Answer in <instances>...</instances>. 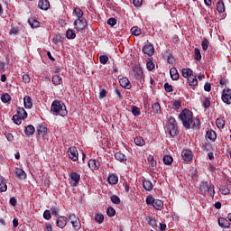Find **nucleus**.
<instances>
[{"mask_svg":"<svg viewBox=\"0 0 231 231\" xmlns=\"http://www.w3.org/2000/svg\"><path fill=\"white\" fill-rule=\"evenodd\" d=\"M193 118L194 114L192 113V111L187 108L182 110L179 115V120L182 122L183 127H185L186 129L190 128V126L192 125Z\"/></svg>","mask_w":231,"mask_h":231,"instance_id":"f257e3e1","label":"nucleus"},{"mask_svg":"<svg viewBox=\"0 0 231 231\" xmlns=\"http://www.w3.org/2000/svg\"><path fill=\"white\" fill-rule=\"evenodd\" d=\"M51 111L52 115H55L56 116H66L68 115L66 105L59 100H54L52 102Z\"/></svg>","mask_w":231,"mask_h":231,"instance_id":"f03ea898","label":"nucleus"},{"mask_svg":"<svg viewBox=\"0 0 231 231\" xmlns=\"http://www.w3.org/2000/svg\"><path fill=\"white\" fill-rule=\"evenodd\" d=\"M167 131L170 136L174 138V136H178V123L176 122V118L170 117L167 123Z\"/></svg>","mask_w":231,"mask_h":231,"instance_id":"7ed1b4c3","label":"nucleus"},{"mask_svg":"<svg viewBox=\"0 0 231 231\" xmlns=\"http://www.w3.org/2000/svg\"><path fill=\"white\" fill-rule=\"evenodd\" d=\"M74 28L77 32H83L88 28V20L84 18H78L74 22Z\"/></svg>","mask_w":231,"mask_h":231,"instance_id":"20e7f679","label":"nucleus"},{"mask_svg":"<svg viewBox=\"0 0 231 231\" xmlns=\"http://www.w3.org/2000/svg\"><path fill=\"white\" fill-rule=\"evenodd\" d=\"M68 155L72 162H79V151L77 150V147L75 146H70L68 149Z\"/></svg>","mask_w":231,"mask_h":231,"instance_id":"39448f33","label":"nucleus"},{"mask_svg":"<svg viewBox=\"0 0 231 231\" xmlns=\"http://www.w3.org/2000/svg\"><path fill=\"white\" fill-rule=\"evenodd\" d=\"M222 101L224 104H231V89L230 88H224L222 92Z\"/></svg>","mask_w":231,"mask_h":231,"instance_id":"423d86ee","label":"nucleus"},{"mask_svg":"<svg viewBox=\"0 0 231 231\" xmlns=\"http://www.w3.org/2000/svg\"><path fill=\"white\" fill-rule=\"evenodd\" d=\"M143 53L148 55V57H152L154 55V45L152 44H146L143 47L142 50Z\"/></svg>","mask_w":231,"mask_h":231,"instance_id":"0eeeda50","label":"nucleus"},{"mask_svg":"<svg viewBox=\"0 0 231 231\" xmlns=\"http://www.w3.org/2000/svg\"><path fill=\"white\" fill-rule=\"evenodd\" d=\"M182 160L184 162H192V158H194V155L192 154V151L189 149H185L181 152Z\"/></svg>","mask_w":231,"mask_h":231,"instance_id":"6e6552de","label":"nucleus"},{"mask_svg":"<svg viewBox=\"0 0 231 231\" xmlns=\"http://www.w3.org/2000/svg\"><path fill=\"white\" fill-rule=\"evenodd\" d=\"M69 178L72 181L71 183L72 187H77V185H79V181H80V174H79L78 172L72 171L69 174Z\"/></svg>","mask_w":231,"mask_h":231,"instance_id":"1a4fd4ad","label":"nucleus"},{"mask_svg":"<svg viewBox=\"0 0 231 231\" xmlns=\"http://www.w3.org/2000/svg\"><path fill=\"white\" fill-rule=\"evenodd\" d=\"M88 167L91 171H98L100 169V162L97 159H90L88 161Z\"/></svg>","mask_w":231,"mask_h":231,"instance_id":"9d476101","label":"nucleus"},{"mask_svg":"<svg viewBox=\"0 0 231 231\" xmlns=\"http://www.w3.org/2000/svg\"><path fill=\"white\" fill-rule=\"evenodd\" d=\"M36 132H37L38 136L44 138V136H46V134H48V128L45 125H39L36 127Z\"/></svg>","mask_w":231,"mask_h":231,"instance_id":"9b49d317","label":"nucleus"},{"mask_svg":"<svg viewBox=\"0 0 231 231\" xmlns=\"http://www.w3.org/2000/svg\"><path fill=\"white\" fill-rule=\"evenodd\" d=\"M56 225L58 228H65L66 225H68V218L66 217H59L56 220Z\"/></svg>","mask_w":231,"mask_h":231,"instance_id":"f8f14e48","label":"nucleus"},{"mask_svg":"<svg viewBox=\"0 0 231 231\" xmlns=\"http://www.w3.org/2000/svg\"><path fill=\"white\" fill-rule=\"evenodd\" d=\"M133 71L134 73V77L139 80L140 79H143V70L141 67L134 66L133 68Z\"/></svg>","mask_w":231,"mask_h":231,"instance_id":"ddd939ff","label":"nucleus"},{"mask_svg":"<svg viewBox=\"0 0 231 231\" xmlns=\"http://www.w3.org/2000/svg\"><path fill=\"white\" fill-rule=\"evenodd\" d=\"M119 84L125 89H131V88H132L131 81H129V79H127V78L121 79L119 80Z\"/></svg>","mask_w":231,"mask_h":231,"instance_id":"4468645a","label":"nucleus"},{"mask_svg":"<svg viewBox=\"0 0 231 231\" xmlns=\"http://www.w3.org/2000/svg\"><path fill=\"white\" fill-rule=\"evenodd\" d=\"M114 156L117 162H120V163H126L127 162V156L121 152H116Z\"/></svg>","mask_w":231,"mask_h":231,"instance_id":"2eb2a0df","label":"nucleus"},{"mask_svg":"<svg viewBox=\"0 0 231 231\" xmlns=\"http://www.w3.org/2000/svg\"><path fill=\"white\" fill-rule=\"evenodd\" d=\"M23 105L25 109H32V107H33V102L30 96H25L23 97Z\"/></svg>","mask_w":231,"mask_h":231,"instance_id":"dca6fc26","label":"nucleus"},{"mask_svg":"<svg viewBox=\"0 0 231 231\" xmlns=\"http://www.w3.org/2000/svg\"><path fill=\"white\" fill-rule=\"evenodd\" d=\"M15 176L18 180H26V172L21 168H15Z\"/></svg>","mask_w":231,"mask_h":231,"instance_id":"f3484780","label":"nucleus"},{"mask_svg":"<svg viewBox=\"0 0 231 231\" xmlns=\"http://www.w3.org/2000/svg\"><path fill=\"white\" fill-rule=\"evenodd\" d=\"M38 7L40 8V10H48L50 8V1L48 0H40L38 2Z\"/></svg>","mask_w":231,"mask_h":231,"instance_id":"a211bd4d","label":"nucleus"},{"mask_svg":"<svg viewBox=\"0 0 231 231\" xmlns=\"http://www.w3.org/2000/svg\"><path fill=\"white\" fill-rule=\"evenodd\" d=\"M206 138L208 140H210L211 142H216V138H217V135L216 134V132L212 129H209L206 133Z\"/></svg>","mask_w":231,"mask_h":231,"instance_id":"6ab92c4d","label":"nucleus"},{"mask_svg":"<svg viewBox=\"0 0 231 231\" xmlns=\"http://www.w3.org/2000/svg\"><path fill=\"white\" fill-rule=\"evenodd\" d=\"M16 113L22 120H26V118H28V113H26V110H24L23 107H18Z\"/></svg>","mask_w":231,"mask_h":231,"instance_id":"aec40b11","label":"nucleus"},{"mask_svg":"<svg viewBox=\"0 0 231 231\" xmlns=\"http://www.w3.org/2000/svg\"><path fill=\"white\" fill-rule=\"evenodd\" d=\"M218 225L221 228H230V222L225 217L218 218Z\"/></svg>","mask_w":231,"mask_h":231,"instance_id":"412c9836","label":"nucleus"},{"mask_svg":"<svg viewBox=\"0 0 231 231\" xmlns=\"http://www.w3.org/2000/svg\"><path fill=\"white\" fill-rule=\"evenodd\" d=\"M24 134L26 136H33L35 134V127L32 125H29L24 129Z\"/></svg>","mask_w":231,"mask_h":231,"instance_id":"4be33fe9","label":"nucleus"},{"mask_svg":"<svg viewBox=\"0 0 231 231\" xmlns=\"http://www.w3.org/2000/svg\"><path fill=\"white\" fill-rule=\"evenodd\" d=\"M143 187L144 190H147L148 192H151V190H152V189L154 188L152 182L147 180H143Z\"/></svg>","mask_w":231,"mask_h":231,"instance_id":"5701e85b","label":"nucleus"},{"mask_svg":"<svg viewBox=\"0 0 231 231\" xmlns=\"http://www.w3.org/2000/svg\"><path fill=\"white\" fill-rule=\"evenodd\" d=\"M107 182L109 185H116L118 183V176L116 174H110L107 177Z\"/></svg>","mask_w":231,"mask_h":231,"instance_id":"b1692460","label":"nucleus"},{"mask_svg":"<svg viewBox=\"0 0 231 231\" xmlns=\"http://www.w3.org/2000/svg\"><path fill=\"white\" fill-rule=\"evenodd\" d=\"M170 75L171 79L173 80H179L180 79V73H178V69H176V68H171L170 69Z\"/></svg>","mask_w":231,"mask_h":231,"instance_id":"393cba45","label":"nucleus"},{"mask_svg":"<svg viewBox=\"0 0 231 231\" xmlns=\"http://www.w3.org/2000/svg\"><path fill=\"white\" fill-rule=\"evenodd\" d=\"M217 11L218 14H225L226 8H225V3L222 2V0H219L217 5Z\"/></svg>","mask_w":231,"mask_h":231,"instance_id":"a878e982","label":"nucleus"},{"mask_svg":"<svg viewBox=\"0 0 231 231\" xmlns=\"http://www.w3.org/2000/svg\"><path fill=\"white\" fill-rule=\"evenodd\" d=\"M28 23L31 26V28H39L41 26V23L35 18H30L28 20Z\"/></svg>","mask_w":231,"mask_h":231,"instance_id":"bb28decb","label":"nucleus"},{"mask_svg":"<svg viewBox=\"0 0 231 231\" xmlns=\"http://www.w3.org/2000/svg\"><path fill=\"white\" fill-rule=\"evenodd\" d=\"M208 187H210V184L207 181H202L199 187V190L202 194H207V191L208 190Z\"/></svg>","mask_w":231,"mask_h":231,"instance_id":"cd10ccee","label":"nucleus"},{"mask_svg":"<svg viewBox=\"0 0 231 231\" xmlns=\"http://www.w3.org/2000/svg\"><path fill=\"white\" fill-rule=\"evenodd\" d=\"M188 84L189 86H198V79L194 74H191V76L189 77Z\"/></svg>","mask_w":231,"mask_h":231,"instance_id":"c85d7f7f","label":"nucleus"},{"mask_svg":"<svg viewBox=\"0 0 231 231\" xmlns=\"http://www.w3.org/2000/svg\"><path fill=\"white\" fill-rule=\"evenodd\" d=\"M134 142L135 145H138V147H143V145H145V140H143V137L142 136L135 137Z\"/></svg>","mask_w":231,"mask_h":231,"instance_id":"c756f323","label":"nucleus"},{"mask_svg":"<svg viewBox=\"0 0 231 231\" xmlns=\"http://www.w3.org/2000/svg\"><path fill=\"white\" fill-rule=\"evenodd\" d=\"M152 207L155 210H162V208H163V201L161 199H155Z\"/></svg>","mask_w":231,"mask_h":231,"instance_id":"7c9ffc66","label":"nucleus"},{"mask_svg":"<svg viewBox=\"0 0 231 231\" xmlns=\"http://www.w3.org/2000/svg\"><path fill=\"white\" fill-rule=\"evenodd\" d=\"M52 84L54 86H60L62 84V78L59 75H54L52 77Z\"/></svg>","mask_w":231,"mask_h":231,"instance_id":"2f4dec72","label":"nucleus"},{"mask_svg":"<svg viewBox=\"0 0 231 231\" xmlns=\"http://www.w3.org/2000/svg\"><path fill=\"white\" fill-rule=\"evenodd\" d=\"M20 30L17 25H11V29L9 31V35H19Z\"/></svg>","mask_w":231,"mask_h":231,"instance_id":"473e14b6","label":"nucleus"},{"mask_svg":"<svg viewBox=\"0 0 231 231\" xmlns=\"http://www.w3.org/2000/svg\"><path fill=\"white\" fill-rule=\"evenodd\" d=\"M131 33L132 35L138 37V35H142V29H140L138 26H134L131 28Z\"/></svg>","mask_w":231,"mask_h":231,"instance_id":"72a5a7b5","label":"nucleus"},{"mask_svg":"<svg viewBox=\"0 0 231 231\" xmlns=\"http://www.w3.org/2000/svg\"><path fill=\"white\" fill-rule=\"evenodd\" d=\"M66 37H67V39H69V40H73V39H75V37H77V33H75V30L69 29V30L66 32Z\"/></svg>","mask_w":231,"mask_h":231,"instance_id":"f704fd0d","label":"nucleus"},{"mask_svg":"<svg viewBox=\"0 0 231 231\" xmlns=\"http://www.w3.org/2000/svg\"><path fill=\"white\" fill-rule=\"evenodd\" d=\"M74 14L76 17H78V19L84 18V12L82 11V9H80V7L74 8Z\"/></svg>","mask_w":231,"mask_h":231,"instance_id":"c9c22d12","label":"nucleus"},{"mask_svg":"<svg viewBox=\"0 0 231 231\" xmlns=\"http://www.w3.org/2000/svg\"><path fill=\"white\" fill-rule=\"evenodd\" d=\"M1 100L4 104H8V102H11L12 97L8 93H5L1 96Z\"/></svg>","mask_w":231,"mask_h":231,"instance_id":"e433bc0d","label":"nucleus"},{"mask_svg":"<svg viewBox=\"0 0 231 231\" xmlns=\"http://www.w3.org/2000/svg\"><path fill=\"white\" fill-rule=\"evenodd\" d=\"M6 190H8L6 180L5 179H2L0 181V192H6Z\"/></svg>","mask_w":231,"mask_h":231,"instance_id":"4c0bfd02","label":"nucleus"},{"mask_svg":"<svg viewBox=\"0 0 231 231\" xmlns=\"http://www.w3.org/2000/svg\"><path fill=\"white\" fill-rule=\"evenodd\" d=\"M162 160L164 165H171L173 162L172 156L171 155H164Z\"/></svg>","mask_w":231,"mask_h":231,"instance_id":"58836bf2","label":"nucleus"},{"mask_svg":"<svg viewBox=\"0 0 231 231\" xmlns=\"http://www.w3.org/2000/svg\"><path fill=\"white\" fill-rule=\"evenodd\" d=\"M192 69H182V77H184V79H188L189 77L192 76Z\"/></svg>","mask_w":231,"mask_h":231,"instance_id":"ea45409f","label":"nucleus"},{"mask_svg":"<svg viewBox=\"0 0 231 231\" xmlns=\"http://www.w3.org/2000/svg\"><path fill=\"white\" fill-rule=\"evenodd\" d=\"M74 230H80L82 228V224L80 223V219L78 218L76 221L71 223Z\"/></svg>","mask_w":231,"mask_h":231,"instance_id":"a19ab883","label":"nucleus"},{"mask_svg":"<svg viewBox=\"0 0 231 231\" xmlns=\"http://www.w3.org/2000/svg\"><path fill=\"white\" fill-rule=\"evenodd\" d=\"M94 219H95L96 223L102 225V223H104V215L96 214Z\"/></svg>","mask_w":231,"mask_h":231,"instance_id":"79ce46f5","label":"nucleus"},{"mask_svg":"<svg viewBox=\"0 0 231 231\" xmlns=\"http://www.w3.org/2000/svg\"><path fill=\"white\" fill-rule=\"evenodd\" d=\"M152 109L153 113H162V106H160V103L156 102L152 105Z\"/></svg>","mask_w":231,"mask_h":231,"instance_id":"37998d69","label":"nucleus"},{"mask_svg":"<svg viewBox=\"0 0 231 231\" xmlns=\"http://www.w3.org/2000/svg\"><path fill=\"white\" fill-rule=\"evenodd\" d=\"M216 124H217V127H218V129H223L225 127V119L217 118L216 120Z\"/></svg>","mask_w":231,"mask_h":231,"instance_id":"c03bdc74","label":"nucleus"},{"mask_svg":"<svg viewBox=\"0 0 231 231\" xmlns=\"http://www.w3.org/2000/svg\"><path fill=\"white\" fill-rule=\"evenodd\" d=\"M206 194H209V196H211V198H214V195L216 194V190L214 189L213 184H209V186L208 188V191H206Z\"/></svg>","mask_w":231,"mask_h":231,"instance_id":"a18cd8bd","label":"nucleus"},{"mask_svg":"<svg viewBox=\"0 0 231 231\" xmlns=\"http://www.w3.org/2000/svg\"><path fill=\"white\" fill-rule=\"evenodd\" d=\"M12 120H13V122H14L16 124V125H21V124L23 122V119L17 114L13 116Z\"/></svg>","mask_w":231,"mask_h":231,"instance_id":"49530a36","label":"nucleus"},{"mask_svg":"<svg viewBox=\"0 0 231 231\" xmlns=\"http://www.w3.org/2000/svg\"><path fill=\"white\" fill-rule=\"evenodd\" d=\"M194 53H195V60H201V51H199V48H195L194 50Z\"/></svg>","mask_w":231,"mask_h":231,"instance_id":"de8ad7c7","label":"nucleus"},{"mask_svg":"<svg viewBox=\"0 0 231 231\" xmlns=\"http://www.w3.org/2000/svg\"><path fill=\"white\" fill-rule=\"evenodd\" d=\"M208 40H207V38H204L203 41L201 42L202 50L204 51H207V50H208Z\"/></svg>","mask_w":231,"mask_h":231,"instance_id":"09e8293b","label":"nucleus"},{"mask_svg":"<svg viewBox=\"0 0 231 231\" xmlns=\"http://www.w3.org/2000/svg\"><path fill=\"white\" fill-rule=\"evenodd\" d=\"M110 199L112 201V203H114V205H120V199L118 196L116 195H112L110 197Z\"/></svg>","mask_w":231,"mask_h":231,"instance_id":"8fccbe9b","label":"nucleus"},{"mask_svg":"<svg viewBox=\"0 0 231 231\" xmlns=\"http://www.w3.org/2000/svg\"><path fill=\"white\" fill-rule=\"evenodd\" d=\"M109 60V57H107V55H101L100 57H99V62H100V64H104V65H106V64H107V61Z\"/></svg>","mask_w":231,"mask_h":231,"instance_id":"3c124183","label":"nucleus"},{"mask_svg":"<svg viewBox=\"0 0 231 231\" xmlns=\"http://www.w3.org/2000/svg\"><path fill=\"white\" fill-rule=\"evenodd\" d=\"M106 214H107L108 217H114V216L116 214V211L115 210V208L110 207L107 208Z\"/></svg>","mask_w":231,"mask_h":231,"instance_id":"603ef678","label":"nucleus"},{"mask_svg":"<svg viewBox=\"0 0 231 231\" xmlns=\"http://www.w3.org/2000/svg\"><path fill=\"white\" fill-rule=\"evenodd\" d=\"M220 192L221 194H223L224 196H226V194H230V189H228V187L226 186H222L220 188Z\"/></svg>","mask_w":231,"mask_h":231,"instance_id":"864d4df0","label":"nucleus"},{"mask_svg":"<svg viewBox=\"0 0 231 231\" xmlns=\"http://www.w3.org/2000/svg\"><path fill=\"white\" fill-rule=\"evenodd\" d=\"M132 114L134 115V116H140V108H138V106H134L132 107Z\"/></svg>","mask_w":231,"mask_h":231,"instance_id":"5fc2aeb1","label":"nucleus"},{"mask_svg":"<svg viewBox=\"0 0 231 231\" xmlns=\"http://www.w3.org/2000/svg\"><path fill=\"white\" fill-rule=\"evenodd\" d=\"M43 218H45L47 221H50V219H51V212L49 209H46L43 212Z\"/></svg>","mask_w":231,"mask_h":231,"instance_id":"6e6d98bb","label":"nucleus"},{"mask_svg":"<svg viewBox=\"0 0 231 231\" xmlns=\"http://www.w3.org/2000/svg\"><path fill=\"white\" fill-rule=\"evenodd\" d=\"M203 106L205 107V109H208V107H210V98L204 97V99H203Z\"/></svg>","mask_w":231,"mask_h":231,"instance_id":"4d7b16f0","label":"nucleus"},{"mask_svg":"<svg viewBox=\"0 0 231 231\" xmlns=\"http://www.w3.org/2000/svg\"><path fill=\"white\" fill-rule=\"evenodd\" d=\"M156 199H154V198H152V196L149 195L147 198H146V204L148 205H154V201Z\"/></svg>","mask_w":231,"mask_h":231,"instance_id":"13d9d810","label":"nucleus"},{"mask_svg":"<svg viewBox=\"0 0 231 231\" xmlns=\"http://www.w3.org/2000/svg\"><path fill=\"white\" fill-rule=\"evenodd\" d=\"M148 162L151 163V166H152V167H156L157 162H156V161L154 160V157H153L152 155H150V156L148 157Z\"/></svg>","mask_w":231,"mask_h":231,"instance_id":"bf43d9fd","label":"nucleus"},{"mask_svg":"<svg viewBox=\"0 0 231 231\" xmlns=\"http://www.w3.org/2000/svg\"><path fill=\"white\" fill-rule=\"evenodd\" d=\"M106 97H107V90H106V88L100 89L99 98H106Z\"/></svg>","mask_w":231,"mask_h":231,"instance_id":"052dcab7","label":"nucleus"},{"mask_svg":"<svg viewBox=\"0 0 231 231\" xmlns=\"http://www.w3.org/2000/svg\"><path fill=\"white\" fill-rule=\"evenodd\" d=\"M146 68H147L148 71H152L153 69H154V62H152V61H148V62L146 63Z\"/></svg>","mask_w":231,"mask_h":231,"instance_id":"680f3d73","label":"nucleus"},{"mask_svg":"<svg viewBox=\"0 0 231 231\" xmlns=\"http://www.w3.org/2000/svg\"><path fill=\"white\" fill-rule=\"evenodd\" d=\"M200 125H201V123L199 119H197L196 121L193 122L192 129H199Z\"/></svg>","mask_w":231,"mask_h":231,"instance_id":"e2e57ef3","label":"nucleus"},{"mask_svg":"<svg viewBox=\"0 0 231 231\" xmlns=\"http://www.w3.org/2000/svg\"><path fill=\"white\" fill-rule=\"evenodd\" d=\"M78 219H79V217H77L75 214H70L69 216V221H70L71 224L77 221Z\"/></svg>","mask_w":231,"mask_h":231,"instance_id":"0e129e2a","label":"nucleus"},{"mask_svg":"<svg viewBox=\"0 0 231 231\" xmlns=\"http://www.w3.org/2000/svg\"><path fill=\"white\" fill-rule=\"evenodd\" d=\"M164 89H165L166 93L172 92V85H169V83H165Z\"/></svg>","mask_w":231,"mask_h":231,"instance_id":"69168bd1","label":"nucleus"},{"mask_svg":"<svg viewBox=\"0 0 231 231\" xmlns=\"http://www.w3.org/2000/svg\"><path fill=\"white\" fill-rule=\"evenodd\" d=\"M173 107L177 110L180 109L181 107V101L180 100H175L173 102Z\"/></svg>","mask_w":231,"mask_h":231,"instance_id":"338daca9","label":"nucleus"},{"mask_svg":"<svg viewBox=\"0 0 231 231\" xmlns=\"http://www.w3.org/2000/svg\"><path fill=\"white\" fill-rule=\"evenodd\" d=\"M107 24H109V26H115L116 24V18H109L107 20Z\"/></svg>","mask_w":231,"mask_h":231,"instance_id":"774afa93","label":"nucleus"}]
</instances>
